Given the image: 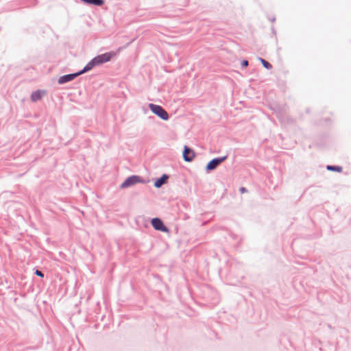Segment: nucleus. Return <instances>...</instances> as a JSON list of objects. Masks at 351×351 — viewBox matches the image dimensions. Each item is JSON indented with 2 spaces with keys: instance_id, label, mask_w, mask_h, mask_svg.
<instances>
[{
  "instance_id": "0eeeda50",
  "label": "nucleus",
  "mask_w": 351,
  "mask_h": 351,
  "mask_svg": "<svg viewBox=\"0 0 351 351\" xmlns=\"http://www.w3.org/2000/svg\"><path fill=\"white\" fill-rule=\"evenodd\" d=\"M80 75L79 72L74 73L66 74L59 77L58 82L59 84H63L70 81H72Z\"/></svg>"
},
{
  "instance_id": "ddd939ff",
  "label": "nucleus",
  "mask_w": 351,
  "mask_h": 351,
  "mask_svg": "<svg viewBox=\"0 0 351 351\" xmlns=\"http://www.w3.org/2000/svg\"><path fill=\"white\" fill-rule=\"evenodd\" d=\"M259 60L261 61V62L262 63L263 66L267 69H271L272 68V65L268 62L267 61H266L265 59L262 58H259Z\"/></svg>"
},
{
  "instance_id": "f257e3e1",
  "label": "nucleus",
  "mask_w": 351,
  "mask_h": 351,
  "mask_svg": "<svg viewBox=\"0 0 351 351\" xmlns=\"http://www.w3.org/2000/svg\"><path fill=\"white\" fill-rule=\"evenodd\" d=\"M149 108L154 114L157 115L161 119L164 121H167L169 119V114L162 106L154 104H149Z\"/></svg>"
},
{
  "instance_id": "9b49d317",
  "label": "nucleus",
  "mask_w": 351,
  "mask_h": 351,
  "mask_svg": "<svg viewBox=\"0 0 351 351\" xmlns=\"http://www.w3.org/2000/svg\"><path fill=\"white\" fill-rule=\"evenodd\" d=\"M42 93L40 90H38L36 91L32 92L31 94V99L32 101H37L40 100L42 98Z\"/></svg>"
},
{
  "instance_id": "dca6fc26",
  "label": "nucleus",
  "mask_w": 351,
  "mask_h": 351,
  "mask_svg": "<svg viewBox=\"0 0 351 351\" xmlns=\"http://www.w3.org/2000/svg\"><path fill=\"white\" fill-rule=\"evenodd\" d=\"M239 191L241 193H247V189L245 187H241L239 189Z\"/></svg>"
},
{
  "instance_id": "7ed1b4c3",
  "label": "nucleus",
  "mask_w": 351,
  "mask_h": 351,
  "mask_svg": "<svg viewBox=\"0 0 351 351\" xmlns=\"http://www.w3.org/2000/svg\"><path fill=\"white\" fill-rule=\"evenodd\" d=\"M228 158V155L215 158L210 160L206 166V171L207 172H210L211 171H213L220 164H221L223 162H224Z\"/></svg>"
},
{
  "instance_id": "20e7f679",
  "label": "nucleus",
  "mask_w": 351,
  "mask_h": 351,
  "mask_svg": "<svg viewBox=\"0 0 351 351\" xmlns=\"http://www.w3.org/2000/svg\"><path fill=\"white\" fill-rule=\"evenodd\" d=\"M115 56V53L114 51H110L105 53H102L98 55L93 58L94 62H95L96 66L101 65L104 63H106L111 60V58Z\"/></svg>"
},
{
  "instance_id": "f8f14e48",
  "label": "nucleus",
  "mask_w": 351,
  "mask_h": 351,
  "mask_svg": "<svg viewBox=\"0 0 351 351\" xmlns=\"http://www.w3.org/2000/svg\"><path fill=\"white\" fill-rule=\"evenodd\" d=\"M326 169L329 171H336V172H341L342 167L341 166H335V165H328Z\"/></svg>"
},
{
  "instance_id": "2eb2a0df",
  "label": "nucleus",
  "mask_w": 351,
  "mask_h": 351,
  "mask_svg": "<svg viewBox=\"0 0 351 351\" xmlns=\"http://www.w3.org/2000/svg\"><path fill=\"white\" fill-rule=\"evenodd\" d=\"M241 66L242 67H246L248 66L249 63H248V61L246 60H243L242 62H241Z\"/></svg>"
},
{
  "instance_id": "9d476101",
  "label": "nucleus",
  "mask_w": 351,
  "mask_h": 351,
  "mask_svg": "<svg viewBox=\"0 0 351 351\" xmlns=\"http://www.w3.org/2000/svg\"><path fill=\"white\" fill-rule=\"evenodd\" d=\"M84 3L88 5H94L97 6H101L104 3V0H81Z\"/></svg>"
},
{
  "instance_id": "f03ea898",
  "label": "nucleus",
  "mask_w": 351,
  "mask_h": 351,
  "mask_svg": "<svg viewBox=\"0 0 351 351\" xmlns=\"http://www.w3.org/2000/svg\"><path fill=\"white\" fill-rule=\"evenodd\" d=\"M143 179L136 175H132L125 179V180L121 184V189H125L135 185L137 183H144Z\"/></svg>"
},
{
  "instance_id": "39448f33",
  "label": "nucleus",
  "mask_w": 351,
  "mask_h": 351,
  "mask_svg": "<svg viewBox=\"0 0 351 351\" xmlns=\"http://www.w3.org/2000/svg\"><path fill=\"white\" fill-rule=\"evenodd\" d=\"M152 226L156 230L168 232L169 228L164 225L162 221L158 217L153 218L151 221Z\"/></svg>"
},
{
  "instance_id": "423d86ee",
  "label": "nucleus",
  "mask_w": 351,
  "mask_h": 351,
  "mask_svg": "<svg viewBox=\"0 0 351 351\" xmlns=\"http://www.w3.org/2000/svg\"><path fill=\"white\" fill-rule=\"evenodd\" d=\"M182 156L184 161L191 162L195 157V153L188 146L184 145L182 152Z\"/></svg>"
},
{
  "instance_id": "4468645a",
  "label": "nucleus",
  "mask_w": 351,
  "mask_h": 351,
  "mask_svg": "<svg viewBox=\"0 0 351 351\" xmlns=\"http://www.w3.org/2000/svg\"><path fill=\"white\" fill-rule=\"evenodd\" d=\"M34 274H35L36 276H39V277H41V278H43V277H44V274H43V273L42 271H40V270L36 269V270L35 271Z\"/></svg>"
},
{
  "instance_id": "6e6552de",
  "label": "nucleus",
  "mask_w": 351,
  "mask_h": 351,
  "mask_svg": "<svg viewBox=\"0 0 351 351\" xmlns=\"http://www.w3.org/2000/svg\"><path fill=\"white\" fill-rule=\"evenodd\" d=\"M169 178V176L167 174H162V176L158 178L154 182V186L157 189L160 188L164 184H165Z\"/></svg>"
},
{
  "instance_id": "1a4fd4ad",
  "label": "nucleus",
  "mask_w": 351,
  "mask_h": 351,
  "mask_svg": "<svg viewBox=\"0 0 351 351\" xmlns=\"http://www.w3.org/2000/svg\"><path fill=\"white\" fill-rule=\"evenodd\" d=\"M96 66L95 62H94V60L92 59L90 62H88L86 65L79 72L80 75L84 74L90 70H91L93 67Z\"/></svg>"
}]
</instances>
